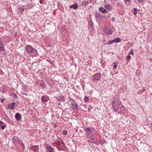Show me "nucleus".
Here are the masks:
<instances>
[{
  "instance_id": "9",
  "label": "nucleus",
  "mask_w": 152,
  "mask_h": 152,
  "mask_svg": "<svg viewBox=\"0 0 152 152\" xmlns=\"http://www.w3.org/2000/svg\"><path fill=\"white\" fill-rule=\"evenodd\" d=\"M4 50L5 49L3 43L0 38V51H2Z\"/></svg>"
},
{
  "instance_id": "8",
  "label": "nucleus",
  "mask_w": 152,
  "mask_h": 152,
  "mask_svg": "<svg viewBox=\"0 0 152 152\" xmlns=\"http://www.w3.org/2000/svg\"><path fill=\"white\" fill-rule=\"evenodd\" d=\"M47 150L49 152H54V150L53 148L49 145H47L46 146Z\"/></svg>"
},
{
  "instance_id": "23",
  "label": "nucleus",
  "mask_w": 152,
  "mask_h": 152,
  "mask_svg": "<svg viewBox=\"0 0 152 152\" xmlns=\"http://www.w3.org/2000/svg\"><path fill=\"white\" fill-rule=\"evenodd\" d=\"M113 40H112L111 41H108L106 44H107L108 45H110V44H113Z\"/></svg>"
},
{
  "instance_id": "21",
  "label": "nucleus",
  "mask_w": 152,
  "mask_h": 152,
  "mask_svg": "<svg viewBox=\"0 0 152 152\" xmlns=\"http://www.w3.org/2000/svg\"><path fill=\"white\" fill-rule=\"evenodd\" d=\"M117 64H118L117 62H116V63L114 62L113 63V67L114 69H116V68L117 66V65H118Z\"/></svg>"
},
{
  "instance_id": "5",
  "label": "nucleus",
  "mask_w": 152,
  "mask_h": 152,
  "mask_svg": "<svg viewBox=\"0 0 152 152\" xmlns=\"http://www.w3.org/2000/svg\"><path fill=\"white\" fill-rule=\"evenodd\" d=\"M85 130L87 134L88 135L92 134L94 132L93 129L91 127L86 128Z\"/></svg>"
},
{
  "instance_id": "38",
  "label": "nucleus",
  "mask_w": 152,
  "mask_h": 152,
  "mask_svg": "<svg viewBox=\"0 0 152 152\" xmlns=\"http://www.w3.org/2000/svg\"><path fill=\"white\" fill-rule=\"evenodd\" d=\"M2 72V70L0 69V73Z\"/></svg>"
},
{
  "instance_id": "40",
  "label": "nucleus",
  "mask_w": 152,
  "mask_h": 152,
  "mask_svg": "<svg viewBox=\"0 0 152 152\" xmlns=\"http://www.w3.org/2000/svg\"><path fill=\"white\" fill-rule=\"evenodd\" d=\"M145 91V89H143V91Z\"/></svg>"
},
{
  "instance_id": "25",
  "label": "nucleus",
  "mask_w": 152,
  "mask_h": 152,
  "mask_svg": "<svg viewBox=\"0 0 152 152\" xmlns=\"http://www.w3.org/2000/svg\"><path fill=\"white\" fill-rule=\"evenodd\" d=\"M133 50V49H131L130 51V53H129V55H130V54H131L132 55H133L134 54Z\"/></svg>"
},
{
  "instance_id": "28",
  "label": "nucleus",
  "mask_w": 152,
  "mask_h": 152,
  "mask_svg": "<svg viewBox=\"0 0 152 152\" xmlns=\"http://www.w3.org/2000/svg\"><path fill=\"white\" fill-rule=\"evenodd\" d=\"M101 15L99 13H98L96 14V16L97 17H100Z\"/></svg>"
},
{
  "instance_id": "2",
  "label": "nucleus",
  "mask_w": 152,
  "mask_h": 152,
  "mask_svg": "<svg viewBox=\"0 0 152 152\" xmlns=\"http://www.w3.org/2000/svg\"><path fill=\"white\" fill-rule=\"evenodd\" d=\"M26 50L27 52L30 53H33L35 51V50L30 45H27L26 47Z\"/></svg>"
},
{
  "instance_id": "32",
  "label": "nucleus",
  "mask_w": 152,
  "mask_h": 152,
  "mask_svg": "<svg viewBox=\"0 0 152 152\" xmlns=\"http://www.w3.org/2000/svg\"><path fill=\"white\" fill-rule=\"evenodd\" d=\"M137 12L136 11H135L134 12V15H137Z\"/></svg>"
},
{
  "instance_id": "39",
  "label": "nucleus",
  "mask_w": 152,
  "mask_h": 152,
  "mask_svg": "<svg viewBox=\"0 0 152 152\" xmlns=\"http://www.w3.org/2000/svg\"><path fill=\"white\" fill-rule=\"evenodd\" d=\"M134 10L135 11L136 10V8H134Z\"/></svg>"
},
{
  "instance_id": "11",
  "label": "nucleus",
  "mask_w": 152,
  "mask_h": 152,
  "mask_svg": "<svg viewBox=\"0 0 152 152\" xmlns=\"http://www.w3.org/2000/svg\"><path fill=\"white\" fill-rule=\"evenodd\" d=\"M41 100L42 102H48V99L47 96H43L41 98Z\"/></svg>"
},
{
  "instance_id": "4",
  "label": "nucleus",
  "mask_w": 152,
  "mask_h": 152,
  "mask_svg": "<svg viewBox=\"0 0 152 152\" xmlns=\"http://www.w3.org/2000/svg\"><path fill=\"white\" fill-rule=\"evenodd\" d=\"M104 33L107 34H110L112 33L113 30L110 28L108 27H105L103 30Z\"/></svg>"
},
{
  "instance_id": "7",
  "label": "nucleus",
  "mask_w": 152,
  "mask_h": 152,
  "mask_svg": "<svg viewBox=\"0 0 152 152\" xmlns=\"http://www.w3.org/2000/svg\"><path fill=\"white\" fill-rule=\"evenodd\" d=\"M15 104V103L14 102L9 104L8 105V108L10 110L14 109Z\"/></svg>"
},
{
  "instance_id": "22",
  "label": "nucleus",
  "mask_w": 152,
  "mask_h": 152,
  "mask_svg": "<svg viewBox=\"0 0 152 152\" xmlns=\"http://www.w3.org/2000/svg\"><path fill=\"white\" fill-rule=\"evenodd\" d=\"M84 100L86 102H87L89 100L88 97L85 96L84 98Z\"/></svg>"
},
{
  "instance_id": "24",
  "label": "nucleus",
  "mask_w": 152,
  "mask_h": 152,
  "mask_svg": "<svg viewBox=\"0 0 152 152\" xmlns=\"http://www.w3.org/2000/svg\"><path fill=\"white\" fill-rule=\"evenodd\" d=\"M131 59V56L129 55L126 57V60L127 61H129V60Z\"/></svg>"
},
{
  "instance_id": "16",
  "label": "nucleus",
  "mask_w": 152,
  "mask_h": 152,
  "mask_svg": "<svg viewBox=\"0 0 152 152\" xmlns=\"http://www.w3.org/2000/svg\"><path fill=\"white\" fill-rule=\"evenodd\" d=\"M89 3V2L88 1L84 0L82 2V3H81V5L82 6H86Z\"/></svg>"
},
{
  "instance_id": "1",
  "label": "nucleus",
  "mask_w": 152,
  "mask_h": 152,
  "mask_svg": "<svg viewBox=\"0 0 152 152\" xmlns=\"http://www.w3.org/2000/svg\"><path fill=\"white\" fill-rule=\"evenodd\" d=\"M112 106L115 111H118L119 108L120 101L116 97L112 99Z\"/></svg>"
},
{
  "instance_id": "3",
  "label": "nucleus",
  "mask_w": 152,
  "mask_h": 152,
  "mask_svg": "<svg viewBox=\"0 0 152 152\" xmlns=\"http://www.w3.org/2000/svg\"><path fill=\"white\" fill-rule=\"evenodd\" d=\"M101 75V74L99 73L95 74L92 76V80L93 81L99 80L100 79Z\"/></svg>"
},
{
  "instance_id": "17",
  "label": "nucleus",
  "mask_w": 152,
  "mask_h": 152,
  "mask_svg": "<svg viewBox=\"0 0 152 152\" xmlns=\"http://www.w3.org/2000/svg\"><path fill=\"white\" fill-rule=\"evenodd\" d=\"M99 11L102 13H104L106 12V10L104 9V8L102 7H100L99 8Z\"/></svg>"
},
{
  "instance_id": "14",
  "label": "nucleus",
  "mask_w": 152,
  "mask_h": 152,
  "mask_svg": "<svg viewBox=\"0 0 152 152\" xmlns=\"http://www.w3.org/2000/svg\"><path fill=\"white\" fill-rule=\"evenodd\" d=\"M56 144L60 147L61 144H63V141L61 139H58V141L56 142Z\"/></svg>"
},
{
  "instance_id": "35",
  "label": "nucleus",
  "mask_w": 152,
  "mask_h": 152,
  "mask_svg": "<svg viewBox=\"0 0 152 152\" xmlns=\"http://www.w3.org/2000/svg\"><path fill=\"white\" fill-rule=\"evenodd\" d=\"M15 138H14L12 140H13V142L14 143H15Z\"/></svg>"
},
{
  "instance_id": "33",
  "label": "nucleus",
  "mask_w": 152,
  "mask_h": 152,
  "mask_svg": "<svg viewBox=\"0 0 152 152\" xmlns=\"http://www.w3.org/2000/svg\"><path fill=\"white\" fill-rule=\"evenodd\" d=\"M131 0H125V2H130Z\"/></svg>"
},
{
  "instance_id": "34",
  "label": "nucleus",
  "mask_w": 152,
  "mask_h": 152,
  "mask_svg": "<svg viewBox=\"0 0 152 152\" xmlns=\"http://www.w3.org/2000/svg\"><path fill=\"white\" fill-rule=\"evenodd\" d=\"M137 0L138 2H142L144 1V0Z\"/></svg>"
},
{
  "instance_id": "6",
  "label": "nucleus",
  "mask_w": 152,
  "mask_h": 152,
  "mask_svg": "<svg viewBox=\"0 0 152 152\" xmlns=\"http://www.w3.org/2000/svg\"><path fill=\"white\" fill-rule=\"evenodd\" d=\"M71 107L72 109H77L78 108V105L76 102L74 101L71 104Z\"/></svg>"
},
{
  "instance_id": "19",
  "label": "nucleus",
  "mask_w": 152,
  "mask_h": 152,
  "mask_svg": "<svg viewBox=\"0 0 152 152\" xmlns=\"http://www.w3.org/2000/svg\"><path fill=\"white\" fill-rule=\"evenodd\" d=\"M121 39L119 38H115L114 39H113V42H115V43H118L121 41Z\"/></svg>"
},
{
  "instance_id": "13",
  "label": "nucleus",
  "mask_w": 152,
  "mask_h": 152,
  "mask_svg": "<svg viewBox=\"0 0 152 152\" xmlns=\"http://www.w3.org/2000/svg\"><path fill=\"white\" fill-rule=\"evenodd\" d=\"M37 84L38 85H40L41 87L45 86V85L44 81L41 80H39L38 82H37Z\"/></svg>"
},
{
  "instance_id": "26",
  "label": "nucleus",
  "mask_w": 152,
  "mask_h": 152,
  "mask_svg": "<svg viewBox=\"0 0 152 152\" xmlns=\"http://www.w3.org/2000/svg\"><path fill=\"white\" fill-rule=\"evenodd\" d=\"M20 142L21 143V146L23 147V149H24V144L22 142V141Z\"/></svg>"
},
{
  "instance_id": "31",
  "label": "nucleus",
  "mask_w": 152,
  "mask_h": 152,
  "mask_svg": "<svg viewBox=\"0 0 152 152\" xmlns=\"http://www.w3.org/2000/svg\"><path fill=\"white\" fill-rule=\"evenodd\" d=\"M43 0H39V2L40 3L42 4L43 3Z\"/></svg>"
},
{
  "instance_id": "12",
  "label": "nucleus",
  "mask_w": 152,
  "mask_h": 152,
  "mask_svg": "<svg viewBox=\"0 0 152 152\" xmlns=\"http://www.w3.org/2000/svg\"><path fill=\"white\" fill-rule=\"evenodd\" d=\"M15 118L18 121H19L21 119V115L17 113L15 115Z\"/></svg>"
},
{
  "instance_id": "20",
  "label": "nucleus",
  "mask_w": 152,
  "mask_h": 152,
  "mask_svg": "<svg viewBox=\"0 0 152 152\" xmlns=\"http://www.w3.org/2000/svg\"><path fill=\"white\" fill-rule=\"evenodd\" d=\"M24 11V9L22 7L19 8V11L21 13H22Z\"/></svg>"
},
{
  "instance_id": "18",
  "label": "nucleus",
  "mask_w": 152,
  "mask_h": 152,
  "mask_svg": "<svg viewBox=\"0 0 152 152\" xmlns=\"http://www.w3.org/2000/svg\"><path fill=\"white\" fill-rule=\"evenodd\" d=\"M69 7L70 8H72L73 9L75 10L78 7L77 4L76 3L75 4H73L72 5H70L69 6Z\"/></svg>"
},
{
  "instance_id": "15",
  "label": "nucleus",
  "mask_w": 152,
  "mask_h": 152,
  "mask_svg": "<svg viewBox=\"0 0 152 152\" xmlns=\"http://www.w3.org/2000/svg\"><path fill=\"white\" fill-rule=\"evenodd\" d=\"M31 149L35 152H36L38 151V147L37 146L34 145L31 147Z\"/></svg>"
},
{
  "instance_id": "10",
  "label": "nucleus",
  "mask_w": 152,
  "mask_h": 152,
  "mask_svg": "<svg viewBox=\"0 0 152 152\" xmlns=\"http://www.w3.org/2000/svg\"><path fill=\"white\" fill-rule=\"evenodd\" d=\"M104 7L107 10L109 11H110L112 9L113 7L112 6L109 4H106L104 6Z\"/></svg>"
},
{
  "instance_id": "29",
  "label": "nucleus",
  "mask_w": 152,
  "mask_h": 152,
  "mask_svg": "<svg viewBox=\"0 0 152 152\" xmlns=\"http://www.w3.org/2000/svg\"><path fill=\"white\" fill-rule=\"evenodd\" d=\"M1 129H4L6 127V125H4L3 126H2L1 125Z\"/></svg>"
},
{
  "instance_id": "37",
  "label": "nucleus",
  "mask_w": 152,
  "mask_h": 152,
  "mask_svg": "<svg viewBox=\"0 0 152 152\" xmlns=\"http://www.w3.org/2000/svg\"><path fill=\"white\" fill-rule=\"evenodd\" d=\"M1 102H4V100L3 99H2L1 100Z\"/></svg>"
},
{
  "instance_id": "30",
  "label": "nucleus",
  "mask_w": 152,
  "mask_h": 152,
  "mask_svg": "<svg viewBox=\"0 0 152 152\" xmlns=\"http://www.w3.org/2000/svg\"><path fill=\"white\" fill-rule=\"evenodd\" d=\"M115 20V18H114V17H113L111 18V20L113 22H114Z\"/></svg>"
},
{
  "instance_id": "27",
  "label": "nucleus",
  "mask_w": 152,
  "mask_h": 152,
  "mask_svg": "<svg viewBox=\"0 0 152 152\" xmlns=\"http://www.w3.org/2000/svg\"><path fill=\"white\" fill-rule=\"evenodd\" d=\"M63 134L64 135H66L67 134V132L66 130H64L63 131Z\"/></svg>"
},
{
  "instance_id": "36",
  "label": "nucleus",
  "mask_w": 152,
  "mask_h": 152,
  "mask_svg": "<svg viewBox=\"0 0 152 152\" xmlns=\"http://www.w3.org/2000/svg\"><path fill=\"white\" fill-rule=\"evenodd\" d=\"M3 122L1 121H0V124L1 125L2 124H3Z\"/></svg>"
}]
</instances>
